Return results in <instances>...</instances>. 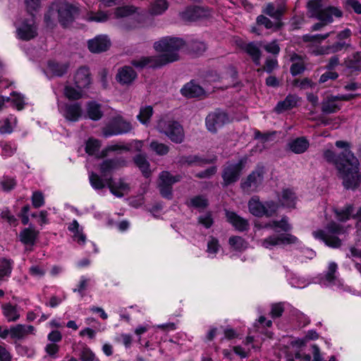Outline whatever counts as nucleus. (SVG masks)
Masks as SVG:
<instances>
[{
	"instance_id": "obj_1",
	"label": "nucleus",
	"mask_w": 361,
	"mask_h": 361,
	"mask_svg": "<svg viewBox=\"0 0 361 361\" xmlns=\"http://www.w3.org/2000/svg\"><path fill=\"white\" fill-rule=\"evenodd\" d=\"M335 145L343 150L336 155L332 150L326 149L323 157L327 162L335 165L339 177L343 180L344 188L355 190L361 183L359 160L350 150V144L348 142L338 140Z\"/></svg>"
},
{
	"instance_id": "obj_2",
	"label": "nucleus",
	"mask_w": 361,
	"mask_h": 361,
	"mask_svg": "<svg viewBox=\"0 0 361 361\" xmlns=\"http://www.w3.org/2000/svg\"><path fill=\"white\" fill-rule=\"evenodd\" d=\"M185 45L184 41L178 37H165L156 42L154 48L161 54L154 56H142L131 61L137 68L145 67L159 68L179 60L178 51Z\"/></svg>"
},
{
	"instance_id": "obj_3",
	"label": "nucleus",
	"mask_w": 361,
	"mask_h": 361,
	"mask_svg": "<svg viewBox=\"0 0 361 361\" xmlns=\"http://www.w3.org/2000/svg\"><path fill=\"white\" fill-rule=\"evenodd\" d=\"M80 9L75 5L65 1H56L52 3L44 14V22L47 27L53 29L57 22L63 27H68L79 14Z\"/></svg>"
},
{
	"instance_id": "obj_4",
	"label": "nucleus",
	"mask_w": 361,
	"mask_h": 361,
	"mask_svg": "<svg viewBox=\"0 0 361 361\" xmlns=\"http://www.w3.org/2000/svg\"><path fill=\"white\" fill-rule=\"evenodd\" d=\"M326 229V231L322 230L314 231V237L324 241L329 247H339L341 245V240L336 235L343 233V226L335 222H331L328 224Z\"/></svg>"
},
{
	"instance_id": "obj_5",
	"label": "nucleus",
	"mask_w": 361,
	"mask_h": 361,
	"mask_svg": "<svg viewBox=\"0 0 361 361\" xmlns=\"http://www.w3.org/2000/svg\"><path fill=\"white\" fill-rule=\"evenodd\" d=\"M157 129L174 143L180 144L184 140V130L178 121L161 119L157 123Z\"/></svg>"
},
{
	"instance_id": "obj_6",
	"label": "nucleus",
	"mask_w": 361,
	"mask_h": 361,
	"mask_svg": "<svg viewBox=\"0 0 361 361\" xmlns=\"http://www.w3.org/2000/svg\"><path fill=\"white\" fill-rule=\"evenodd\" d=\"M133 129L131 123L122 116L114 117L110 123L103 128L102 135L104 137H109L113 135L126 134Z\"/></svg>"
},
{
	"instance_id": "obj_7",
	"label": "nucleus",
	"mask_w": 361,
	"mask_h": 361,
	"mask_svg": "<svg viewBox=\"0 0 361 361\" xmlns=\"http://www.w3.org/2000/svg\"><path fill=\"white\" fill-rule=\"evenodd\" d=\"M182 179L180 175L173 176L170 172L164 171L159 175L158 188L161 195L167 200L173 198L172 185Z\"/></svg>"
},
{
	"instance_id": "obj_8",
	"label": "nucleus",
	"mask_w": 361,
	"mask_h": 361,
	"mask_svg": "<svg viewBox=\"0 0 361 361\" xmlns=\"http://www.w3.org/2000/svg\"><path fill=\"white\" fill-rule=\"evenodd\" d=\"M265 172V167L262 164H257L247 178L242 180V189L247 192L255 191L262 183Z\"/></svg>"
},
{
	"instance_id": "obj_9",
	"label": "nucleus",
	"mask_w": 361,
	"mask_h": 361,
	"mask_svg": "<svg viewBox=\"0 0 361 361\" xmlns=\"http://www.w3.org/2000/svg\"><path fill=\"white\" fill-rule=\"evenodd\" d=\"M246 161V158H243L237 164H229L224 169L222 172L224 187H227L238 180Z\"/></svg>"
},
{
	"instance_id": "obj_10",
	"label": "nucleus",
	"mask_w": 361,
	"mask_h": 361,
	"mask_svg": "<svg viewBox=\"0 0 361 361\" xmlns=\"http://www.w3.org/2000/svg\"><path fill=\"white\" fill-rule=\"evenodd\" d=\"M229 122L228 114L223 111L216 109L206 117V126L209 131L216 133L217 130Z\"/></svg>"
},
{
	"instance_id": "obj_11",
	"label": "nucleus",
	"mask_w": 361,
	"mask_h": 361,
	"mask_svg": "<svg viewBox=\"0 0 361 361\" xmlns=\"http://www.w3.org/2000/svg\"><path fill=\"white\" fill-rule=\"evenodd\" d=\"M298 242V238L290 234H280L278 235H271L262 240V245L267 249H271L272 247L279 245L295 244Z\"/></svg>"
},
{
	"instance_id": "obj_12",
	"label": "nucleus",
	"mask_w": 361,
	"mask_h": 361,
	"mask_svg": "<svg viewBox=\"0 0 361 361\" xmlns=\"http://www.w3.org/2000/svg\"><path fill=\"white\" fill-rule=\"evenodd\" d=\"M128 165V161L123 157H116L104 160L99 165L100 172L103 177L108 176L114 171Z\"/></svg>"
},
{
	"instance_id": "obj_13",
	"label": "nucleus",
	"mask_w": 361,
	"mask_h": 361,
	"mask_svg": "<svg viewBox=\"0 0 361 361\" xmlns=\"http://www.w3.org/2000/svg\"><path fill=\"white\" fill-rule=\"evenodd\" d=\"M83 114V109L81 102L66 103L63 106V116L71 122L78 121Z\"/></svg>"
},
{
	"instance_id": "obj_14",
	"label": "nucleus",
	"mask_w": 361,
	"mask_h": 361,
	"mask_svg": "<svg viewBox=\"0 0 361 361\" xmlns=\"http://www.w3.org/2000/svg\"><path fill=\"white\" fill-rule=\"evenodd\" d=\"M32 16H33L32 14ZM18 36L23 40H30L37 35V27L35 23L34 17L23 21L21 25L17 29Z\"/></svg>"
},
{
	"instance_id": "obj_15",
	"label": "nucleus",
	"mask_w": 361,
	"mask_h": 361,
	"mask_svg": "<svg viewBox=\"0 0 361 361\" xmlns=\"http://www.w3.org/2000/svg\"><path fill=\"white\" fill-rule=\"evenodd\" d=\"M73 81L78 89H88L92 84V75L87 66L80 67L74 74Z\"/></svg>"
},
{
	"instance_id": "obj_16",
	"label": "nucleus",
	"mask_w": 361,
	"mask_h": 361,
	"mask_svg": "<svg viewBox=\"0 0 361 361\" xmlns=\"http://www.w3.org/2000/svg\"><path fill=\"white\" fill-rule=\"evenodd\" d=\"M239 47L243 51H244L251 57L253 63L256 66L260 65V59L262 57V51L260 50L262 44L260 42H241L239 44Z\"/></svg>"
},
{
	"instance_id": "obj_17",
	"label": "nucleus",
	"mask_w": 361,
	"mask_h": 361,
	"mask_svg": "<svg viewBox=\"0 0 361 361\" xmlns=\"http://www.w3.org/2000/svg\"><path fill=\"white\" fill-rule=\"evenodd\" d=\"M111 45L110 40L106 35H98L88 41V49L92 53L106 51Z\"/></svg>"
},
{
	"instance_id": "obj_18",
	"label": "nucleus",
	"mask_w": 361,
	"mask_h": 361,
	"mask_svg": "<svg viewBox=\"0 0 361 361\" xmlns=\"http://www.w3.org/2000/svg\"><path fill=\"white\" fill-rule=\"evenodd\" d=\"M180 16L183 20L195 21L206 17L207 16V11L200 6H189L181 12Z\"/></svg>"
},
{
	"instance_id": "obj_19",
	"label": "nucleus",
	"mask_w": 361,
	"mask_h": 361,
	"mask_svg": "<svg viewBox=\"0 0 361 361\" xmlns=\"http://www.w3.org/2000/svg\"><path fill=\"white\" fill-rule=\"evenodd\" d=\"M137 78V73L131 66H125L118 70L116 79L121 85H130Z\"/></svg>"
},
{
	"instance_id": "obj_20",
	"label": "nucleus",
	"mask_w": 361,
	"mask_h": 361,
	"mask_svg": "<svg viewBox=\"0 0 361 361\" xmlns=\"http://www.w3.org/2000/svg\"><path fill=\"white\" fill-rule=\"evenodd\" d=\"M107 187L109 188L111 192L118 197H123L122 191H128L129 185L125 183L123 179H119L118 181H114L111 176L106 178Z\"/></svg>"
},
{
	"instance_id": "obj_21",
	"label": "nucleus",
	"mask_w": 361,
	"mask_h": 361,
	"mask_svg": "<svg viewBox=\"0 0 361 361\" xmlns=\"http://www.w3.org/2000/svg\"><path fill=\"white\" fill-rule=\"evenodd\" d=\"M226 216L227 221L239 231H247L249 228L248 221L243 217L238 216L233 212H226Z\"/></svg>"
},
{
	"instance_id": "obj_22",
	"label": "nucleus",
	"mask_w": 361,
	"mask_h": 361,
	"mask_svg": "<svg viewBox=\"0 0 361 361\" xmlns=\"http://www.w3.org/2000/svg\"><path fill=\"white\" fill-rule=\"evenodd\" d=\"M35 328L31 325L17 324L10 328V336L11 338L22 340L29 334H32Z\"/></svg>"
},
{
	"instance_id": "obj_23",
	"label": "nucleus",
	"mask_w": 361,
	"mask_h": 361,
	"mask_svg": "<svg viewBox=\"0 0 361 361\" xmlns=\"http://www.w3.org/2000/svg\"><path fill=\"white\" fill-rule=\"evenodd\" d=\"M342 15V11L337 7L325 6L317 18L327 25L333 21V16L341 18Z\"/></svg>"
},
{
	"instance_id": "obj_24",
	"label": "nucleus",
	"mask_w": 361,
	"mask_h": 361,
	"mask_svg": "<svg viewBox=\"0 0 361 361\" xmlns=\"http://www.w3.org/2000/svg\"><path fill=\"white\" fill-rule=\"evenodd\" d=\"M288 146L293 153L302 154L307 150L310 143L305 137H300L290 141Z\"/></svg>"
},
{
	"instance_id": "obj_25",
	"label": "nucleus",
	"mask_w": 361,
	"mask_h": 361,
	"mask_svg": "<svg viewBox=\"0 0 361 361\" xmlns=\"http://www.w3.org/2000/svg\"><path fill=\"white\" fill-rule=\"evenodd\" d=\"M285 11L286 8L282 4H280L276 7L274 4L269 3L263 10V13L272 18L275 21L281 22Z\"/></svg>"
},
{
	"instance_id": "obj_26",
	"label": "nucleus",
	"mask_w": 361,
	"mask_h": 361,
	"mask_svg": "<svg viewBox=\"0 0 361 361\" xmlns=\"http://www.w3.org/2000/svg\"><path fill=\"white\" fill-rule=\"evenodd\" d=\"M278 200L282 207L293 208L295 205V193L290 189H283L278 195Z\"/></svg>"
},
{
	"instance_id": "obj_27",
	"label": "nucleus",
	"mask_w": 361,
	"mask_h": 361,
	"mask_svg": "<svg viewBox=\"0 0 361 361\" xmlns=\"http://www.w3.org/2000/svg\"><path fill=\"white\" fill-rule=\"evenodd\" d=\"M87 116L92 121L100 120L104 115L102 105L94 101H90L86 105Z\"/></svg>"
},
{
	"instance_id": "obj_28",
	"label": "nucleus",
	"mask_w": 361,
	"mask_h": 361,
	"mask_svg": "<svg viewBox=\"0 0 361 361\" xmlns=\"http://www.w3.org/2000/svg\"><path fill=\"white\" fill-rule=\"evenodd\" d=\"M133 162L139 168L145 177H149L151 175L150 165L145 154H138L135 155L133 157Z\"/></svg>"
},
{
	"instance_id": "obj_29",
	"label": "nucleus",
	"mask_w": 361,
	"mask_h": 361,
	"mask_svg": "<svg viewBox=\"0 0 361 361\" xmlns=\"http://www.w3.org/2000/svg\"><path fill=\"white\" fill-rule=\"evenodd\" d=\"M39 232L31 228H25L19 233L20 240L25 245H33L37 238Z\"/></svg>"
},
{
	"instance_id": "obj_30",
	"label": "nucleus",
	"mask_w": 361,
	"mask_h": 361,
	"mask_svg": "<svg viewBox=\"0 0 361 361\" xmlns=\"http://www.w3.org/2000/svg\"><path fill=\"white\" fill-rule=\"evenodd\" d=\"M181 93L187 97H197L204 93V90L199 85L190 82L184 85L181 89Z\"/></svg>"
},
{
	"instance_id": "obj_31",
	"label": "nucleus",
	"mask_w": 361,
	"mask_h": 361,
	"mask_svg": "<svg viewBox=\"0 0 361 361\" xmlns=\"http://www.w3.org/2000/svg\"><path fill=\"white\" fill-rule=\"evenodd\" d=\"M350 44L345 43V42H336L331 45H329L326 47H323L318 51L319 54H335L342 50H346L349 47H350Z\"/></svg>"
},
{
	"instance_id": "obj_32",
	"label": "nucleus",
	"mask_w": 361,
	"mask_h": 361,
	"mask_svg": "<svg viewBox=\"0 0 361 361\" xmlns=\"http://www.w3.org/2000/svg\"><path fill=\"white\" fill-rule=\"evenodd\" d=\"M297 104V99L294 95H288L283 101L278 102L274 110L278 114H281L287 110L295 107Z\"/></svg>"
},
{
	"instance_id": "obj_33",
	"label": "nucleus",
	"mask_w": 361,
	"mask_h": 361,
	"mask_svg": "<svg viewBox=\"0 0 361 361\" xmlns=\"http://www.w3.org/2000/svg\"><path fill=\"white\" fill-rule=\"evenodd\" d=\"M336 99L334 96L327 97L321 104L322 113L325 114H334L340 109V106L336 103Z\"/></svg>"
},
{
	"instance_id": "obj_34",
	"label": "nucleus",
	"mask_w": 361,
	"mask_h": 361,
	"mask_svg": "<svg viewBox=\"0 0 361 361\" xmlns=\"http://www.w3.org/2000/svg\"><path fill=\"white\" fill-rule=\"evenodd\" d=\"M250 212L255 216H262L264 214V203L261 202L258 197H253L248 202Z\"/></svg>"
},
{
	"instance_id": "obj_35",
	"label": "nucleus",
	"mask_w": 361,
	"mask_h": 361,
	"mask_svg": "<svg viewBox=\"0 0 361 361\" xmlns=\"http://www.w3.org/2000/svg\"><path fill=\"white\" fill-rule=\"evenodd\" d=\"M346 68L353 71L361 69V51L353 53L345 60Z\"/></svg>"
},
{
	"instance_id": "obj_36",
	"label": "nucleus",
	"mask_w": 361,
	"mask_h": 361,
	"mask_svg": "<svg viewBox=\"0 0 361 361\" xmlns=\"http://www.w3.org/2000/svg\"><path fill=\"white\" fill-rule=\"evenodd\" d=\"M48 67L53 75L55 76L61 77L67 73L69 68V63L49 61L48 63Z\"/></svg>"
},
{
	"instance_id": "obj_37",
	"label": "nucleus",
	"mask_w": 361,
	"mask_h": 361,
	"mask_svg": "<svg viewBox=\"0 0 361 361\" xmlns=\"http://www.w3.org/2000/svg\"><path fill=\"white\" fill-rule=\"evenodd\" d=\"M2 310L3 314L6 317L8 322H16L20 317L16 307L11 303L3 304Z\"/></svg>"
},
{
	"instance_id": "obj_38",
	"label": "nucleus",
	"mask_w": 361,
	"mask_h": 361,
	"mask_svg": "<svg viewBox=\"0 0 361 361\" xmlns=\"http://www.w3.org/2000/svg\"><path fill=\"white\" fill-rule=\"evenodd\" d=\"M257 23L259 25H263L267 29H273L274 30H279L282 26L281 22H272L269 18L260 15L257 18Z\"/></svg>"
},
{
	"instance_id": "obj_39",
	"label": "nucleus",
	"mask_w": 361,
	"mask_h": 361,
	"mask_svg": "<svg viewBox=\"0 0 361 361\" xmlns=\"http://www.w3.org/2000/svg\"><path fill=\"white\" fill-rule=\"evenodd\" d=\"M63 93L69 100H78L83 97V89L75 88L71 85H66Z\"/></svg>"
},
{
	"instance_id": "obj_40",
	"label": "nucleus",
	"mask_w": 361,
	"mask_h": 361,
	"mask_svg": "<svg viewBox=\"0 0 361 361\" xmlns=\"http://www.w3.org/2000/svg\"><path fill=\"white\" fill-rule=\"evenodd\" d=\"M153 114V108L152 106H145L140 107V113L137 116L138 121L144 124L147 125L149 123L150 118Z\"/></svg>"
},
{
	"instance_id": "obj_41",
	"label": "nucleus",
	"mask_w": 361,
	"mask_h": 361,
	"mask_svg": "<svg viewBox=\"0 0 361 361\" xmlns=\"http://www.w3.org/2000/svg\"><path fill=\"white\" fill-rule=\"evenodd\" d=\"M106 178L107 177H104V178H102L97 173L94 172H91L89 177L90 184L95 190H102L107 186L106 181Z\"/></svg>"
},
{
	"instance_id": "obj_42",
	"label": "nucleus",
	"mask_w": 361,
	"mask_h": 361,
	"mask_svg": "<svg viewBox=\"0 0 361 361\" xmlns=\"http://www.w3.org/2000/svg\"><path fill=\"white\" fill-rule=\"evenodd\" d=\"M324 7L322 0H311L307 3L308 11L311 13V16L316 18Z\"/></svg>"
},
{
	"instance_id": "obj_43",
	"label": "nucleus",
	"mask_w": 361,
	"mask_h": 361,
	"mask_svg": "<svg viewBox=\"0 0 361 361\" xmlns=\"http://www.w3.org/2000/svg\"><path fill=\"white\" fill-rule=\"evenodd\" d=\"M208 204V200L203 195L195 196L190 198L189 202L188 203V207L201 209L207 208Z\"/></svg>"
},
{
	"instance_id": "obj_44",
	"label": "nucleus",
	"mask_w": 361,
	"mask_h": 361,
	"mask_svg": "<svg viewBox=\"0 0 361 361\" xmlns=\"http://www.w3.org/2000/svg\"><path fill=\"white\" fill-rule=\"evenodd\" d=\"M230 245L235 250L243 251L247 247V243L240 236H232L229 238Z\"/></svg>"
},
{
	"instance_id": "obj_45",
	"label": "nucleus",
	"mask_w": 361,
	"mask_h": 361,
	"mask_svg": "<svg viewBox=\"0 0 361 361\" xmlns=\"http://www.w3.org/2000/svg\"><path fill=\"white\" fill-rule=\"evenodd\" d=\"M168 8V3L166 0H156L150 8V13L153 15H160Z\"/></svg>"
},
{
	"instance_id": "obj_46",
	"label": "nucleus",
	"mask_w": 361,
	"mask_h": 361,
	"mask_svg": "<svg viewBox=\"0 0 361 361\" xmlns=\"http://www.w3.org/2000/svg\"><path fill=\"white\" fill-rule=\"evenodd\" d=\"M180 162L182 164H188V165H192L193 164H198L200 166L204 164H209V161L207 159H203L200 158L198 156L196 155H190L187 157H182L180 159Z\"/></svg>"
},
{
	"instance_id": "obj_47",
	"label": "nucleus",
	"mask_w": 361,
	"mask_h": 361,
	"mask_svg": "<svg viewBox=\"0 0 361 361\" xmlns=\"http://www.w3.org/2000/svg\"><path fill=\"white\" fill-rule=\"evenodd\" d=\"M353 212V207L351 204L347 205L344 209H336V218L341 221H345L350 219Z\"/></svg>"
},
{
	"instance_id": "obj_48",
	"label": "nucleus",
	"mask_w": 361,
	"mask_h": 361,
	"mask_svg": "<svg viewBox=\"0 0 361 361\" xmlns=\"http://www.w3.org/2000/svg\"><path fill=\"white\" fill-rule=\"evenodd\" d=\"M279 66L278 61L276 59L268 57L266 59L264 65L262 68H258L257 72L265 71L267 73H271Z\"/></svg>"
},
{
	"instance_id": "obj_49",
	"label": "nucleus",
	"mask_w": 361,
	"mask_h": 361,
	"mask_svg": "<svg viewBox=\"0 0 361 361\" xmlns=\"http://www.w3.org/2000/svg\"><path fill=\"white\" fill-rule=\"evenodd\" d=\"M11 262L6 259H0V281L11 272Z\"/></svg>"
},
{
	"instance_id": "obj_50",
	"label": "nucleus",
	"mask_w": 361,
	"mask_h": 361,
	"mask_svg": "<svg viewBox=\"0 0 361 361\" xmlns=\"http://www.w3.org/2000/svg\"><path fill=\"white\" fill-rule=\"evenodd\" d=\"M150 148L159 156L166 155L169 152V147L164 143L157 141H152L150 143Z\"/></svg>"
},
{
	"instance_id": "obj_51",
	"label": "nucleus",
	"mask_w": 361,
	"mask_h": 361,
	"mask_svg": "<svg viewBox=\"0 0 361 361\" xmlns=\"http://www.w3.org/2000/svg\"><path fill=\"white\" fill-rule=\"evenodd\" d=\"M264 214L266 216H273L279 209V204L274 202L273 200L267 201L264 203Z\"/></svg>"
},
{
	"instance_id": "obj_52",
	"label": "nucleus",
	"mask_w": 361,
	"mask_h": 361,
	"mask_svg": "<svg viewBox=\"0 0 361 361\" xmlns=\"http://www.w3.org/2000/svg\"><path fill=\"white\" fill-rule=\"evenodd\" d=\"M109 18L107 13L103 11H99L97 13H91L87 16L88 21H95L98 23H103L108 20Z\"/></svg>"
},
{
	"instance_id": "obj_53",
	"label": "nucleus",
	"mask_w": 361,
	"mask_h": 361,
	"mask_svg": "<svg viewBox=\"0 0 361 361\" xmlns=\"http://www.w3.org/2000/svg\"><path fill=\"white\" fill-rule=\"evenodd\" d=\"M117 150H123L126 152L130 151V147L126 145H112L107 146L105 149H104L102 152V157H106L109 152H114Z\"/></svg>"
},
{
	"instance_id": "obj_54",
	"label": "nucleus",
	"mask_w": 361,
	"mask_h": 361,
	"mask_svg": "<svg viewBox=\"0 0 361 361\" xmlns=\"http://www.w3.org/2000/svg\"><path fill=\"white\" fill-rule=\"evenodd\" d=\"M99 147L100 143L97 140L89 139L86 144L85 152L90 155H93L99 150Z\"/></svg>"
},
{
	"instance_id": "obj_55",
	"label": "nucleus",
	"mask_w": 361,
	"mask_h": 361,
	"mask_svg": "<svg viewBox=\"0 0 361 361\" xmlns=\"http://www.w3.org/2000/svg\"><path fill=\"white\" fill-rule=\"evenodd\" d=\"M330 35V33H326L325 35H305L302 37V40L305 42H315V43H319L322 42L323 40L326 39Z\"/></svg>"
},
{
	"instance_id": "obj_56",
	"label": "nucleus",
	"mask_w": 361,
	"mask_h": 361,
	"mask_svg": "<svg viewBox=\"0 0 361 361\" xmlns=\"http://www.w3.org/2000/svg\"><path fill=\"white\" fill-rule=\"evenodd\" d=\"M32 204L35 208H39L44 204V198L42 192L35 191L32 195Z\"/></svg>"
},
{
	"instance_id": "obj_57",
	"label": "nucleus",
	"mask_w": 361,
	"mask_h": 361,
	"mask_svg": "<svg viewBox=\"0 0 361 361\" xmlns=\"http://www.w3.org/2000/svg\"><path fill=\"white\" fill-rule=\"evenodd\" d=\"M134 12L135 9L133 6H123L116 8L114 14L118 18L128 16Z\"/></svg>"
},
{
	"instance_id": "obj_58",
	"label": "nucleus",
	"mask_w": 361,
	"mask_h": 361,
	"mask_svg": "<svg viewBox=\"0 0 361 361\" xmlns=\"http://www.w3.org/2000/svg\"><path fill=\"white\" fill-rule=\"evenodd\" d=\"M0 216L11 225L16 226L18 224V219L11 213L8 208H6L1 212Z\"/></svg>"
},
{
	"instance_id": "obj_59",
	"label": "nucleus",
	"mask_w": 361,
	"mask_h": 361,
	"mask_svg": "<svg viewBox=\"0 0 361 361\" xmlns=\"http://www.w3.org/2000/svg\"><path fill=\"white\" fill-rule=\"evenodd\" d=\"M275 228H279L284 232H288L291 230L292 227L288 222L286 216H283L280 221H274Z\"/></svg>"
},
{
	"instance_id": "obj_60",
	"label": "nucleus",
	"mask_w": 361,
	"mask_h": 361,
	"mask_svg": "<svg viewBox=\"0 0 361 361\" xmlns=\"http://www.w3.org/2000/svg\"><path fill=\"white\" fill-rule=\"evenodd\" d=\"M190 49L195 54H201L207 49L206 44L202 42L192 41L190 44Z\"/></svg>"
},
{
	"instance_id": "obj_61",
	"label": "nucleus",
	"mask_w": 361,
	"mask_h": 361,
	"mask_svg": "<svg viewBox=\"0 0 361 361\" xmlns=\"http://www.w3.org/2000/svg\"><path fill=\"white\" fill-rule=\"evenodd\" d=\"M262 47L268 53L272 54L274 55H277L280 52V47L276 40H274L270 43L264 44Z\"/></svg>"
},
{
	"instance_id": "obj_62",
	"label": "nucleus",
	"mask_w": 361,
	"mask_h": 361,
	"mask_svg": "<svg viewBox=\"0 0 361 361\" xmlns=\"http://www.w3.org/2000/svg\"><path fill=\"white\" fill-rule=\"evenodd\" d=\"M198 222L203 225L206 228H209L214 223L211 213L208 212L204 215L200 216L198 218Z\"/></svg>"
},
{
	"instance_id": "obj_63",
	"label": "nucleus",
	"mask_w": 361,
	"mask_h": 361,
	"mask_svg": "<svg viewBox=\"0 0 361 361\" xmlns=\"http://www.w3.org/2000/svg\"><path fill=\"white\" fill-rule=\"evenodd\" d=\"M12 99H10V101L13 103V104L17 108L18 110H21L24 108V100L23 97L16 92L12 94Z\"/></svg>"
},
{
	"instance_id": "obj_64",
	"label": "nucleus",
	"mask_w": 361,
	"mask_h": 361,
	"mask_svg": "<svg viewBox=\"0 0 361 361\" xmlns=\"http://www.w3.org/2000/svg\"><path fill=\"white\" fill-rule=\"evenodd\" d=\"M284 311L283 304L281 302L273 304L271 306V315L273 318L280 317Z\"/></svg>"
}]
</instances>
